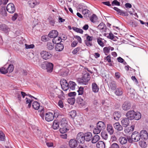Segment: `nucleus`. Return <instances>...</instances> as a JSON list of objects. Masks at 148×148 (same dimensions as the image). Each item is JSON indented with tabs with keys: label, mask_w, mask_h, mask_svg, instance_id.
<instances>
[{
	"label": "nucleus",
	"mask_w": 148,
	"mask_h": 148,
	"mask_svg": "<svg viewBox=\"0 0 148 148\" xmlns=\"http://www.w3.org/2000/svg\"><path fill=\"white\" fill-rule=\"evenodd\" d=\"M76 85V83L70 81L69 83V88L74 90L75 89V86Z\"/></svg>",
	"instance_id": "nucleus-36"
},
{
	"label": "nucleus",
	"mask_w": 148,
	"mask_h": 148,
	"mask_svg": "<svg viewBox=\"0 0 148 148\" xmlns=\"http://www.w3.org/2000/svg\"><path fill=\"white\" fill-rule=\"evenodd\" d=\"M104 59L105 61L106 60L108 62L110 63L111 62L110 55H109L106 57H104Z\"/></svg>",
	"instance_id": "nucleus-60"
},
{
	"label": "nucleus",
	"mask_w": 148,
	"mask_h": 148,
	"mask_svg": "<svg viewBox=\"0 0 148 148\" xmlns=\"http://www.w3.org/2000/svg\"><path fill=\"white\" fill-rule=\"evenodd\" d=\"M129 119L127 118H123L121 121V123L123 126L125 127H127L129 124L130 121Z\"/></svg>",
	"instance_id": "nucleus-19"
},
{
	"label": "nucleus",
	"mask_w": 148,
	"mask_h": 148,
	"mask_svg": "<svg viewBox=\"0 0 148 148\" xmlns=\"http://www.w3.org/2000/svg\"><path fill=\"white\" fill-rule=\"evenodd\" d=\"M68 103L71 105L73 104L75 101V99L74 97L69 98L68 100Z\"/></svg>",
	"instance_id": "nucleus-50"
},
{
	"label": "nucleus",
	"mask_w": 148,
	"mask_h": 148,
	"mask_svg": "<svg viewBox=\"0 0 148 148\" xmlns=\"http://www.w3.org/2000/svg\"><path fill=\"white\" fill-rule=\"evenodd\" d=\"M107 130L110 135L112 134L114 131L112 125L110 124H108L107 125Z\"/></svg>",
	"instance_id": "nucleus-28"
},
{
	"label": "nucleus",
	"mask_w": 148,
	"mask_h": 148,
	"mask_svg": "<svg viewBox=\"0 0 148 148\" xmlns=\"http://www.w3.org/2000/svg\"><path fill=\"white\" fill-rule=\"evenodd\" d=\"M140 146L143 148H144L147 147L146 143L144 141H140L139 142Z\"/></svg>",
	"instance_id": "nucleus-52"
},
{
	"label": "nucleus",
	"mask_w": 148,
	"mask_h": 148,
	"mask_svg": "<svg viewBox=\"0 0 148 148\" xmlns=\"http://www.w3.org/2000/svg\"><path fill=\"white\" fill-rule=\"evenodd\" d=\"M84 136L85 140L87 141H89L92 139V134L90 132H87L85 133L84 134Z\"/></svg>",
	"instance_id": "nucleus-14"
},
{
	"label": "nucleus",
	"mask_w": 148,
	"mask_h": 148,
	"mask_svg": "<svg viewBox=\"0 0 148 148\" xmlns=\"http://www.w3.org/2000/svg\"><path fill=\"white\" fill-rule=\"evenodd\" d=\"M0 15L2 16H7L6 12L4 9H2L0 10Z\"/></svg>",
	"instance_id": "nucleus-53"
},
{
	"label": "nucleus",
	"mask_w": 148,
	"mask_h": 148,
	"mask_svg": "<svg viewBox=\"0 0 148 148\" xmlns=\"http://www.w3.org/2000/svg\"><path fill=\"white\" fill-rule=\"evenodd\" d=\"M47 61H45L43 62L40 65V67L43 69H45L46 66V64Z\"/></svg>",
	"instance_id": "nucleus-61"
},
{
	"label": "nucleus",
	"mask_w": 148,
	"mask_h": 148,
	"mask_svg": "<svg viewBox=\"0 0 148 148\" xmlns=\"http://www.w3.org/2000/svg\"><path fill=\"white\" fill-rule=\"evenodd\" d=\"M96 146L97 148H105V145L103 142L100 141L97 143Z\"/></svg>",
	"instance_id": "nucleus-33"
},
{
	"label": "nucleus",
	"mask_w": 148,
	"mask_h": 148,
	"mask_svg": "<svg viewBox=\"0 0 148 148\" xmlns=\"http://www.w3.org/2000/svg\"><path fill=\"white\" fill-rule=\"evenodd\" d=\"M102 38H100L97 39V42L98 44L101 47H103L104 46V44L102 41Z\"/></svg>",
	"instance_id": "nucleus-59"
},
{
	"label": "nucleus",
	"mask_w": 148,
	"mask_h": 148,
	"mask_svg": "<svg viewBox=\"0 0 148 148\" xmlns=\"http://www.w3.org/2000/svg\"><path fill=\"white\" fill-rule=\"evenodd\" d=\"M114 10L118 12L119 14L120 15L124 16H128V14L127 12H125L121 10L120 9L116 7H114L113 8Z\"/></svg>",
	"instance_id": "nucleus-23"
},
{
	"label": "nucleus",
	"mask_w": 148,
	"mask_h": 148,
	"mask_svg": "<svg viewBox=\"0 0 148 148\" xmlns=\"http://www.w3.org/2000/svg\"><path fill=\"white\" fill-rule=\"evenodd\" d=\"M130 25L133 27H136L138 25V23L135 21H132L130 22Z\"/></svg>",
	"instance_id": "nucleus-64"
},
{
	"label": "nucleus",
	"mask_w": 148,
	"mask_h": 148,
	"mask_svg": "<svg viewBox=\"0 0 148 148\" xmlns=\"http://www.w3.org/2000/svg\"><path fill=\"white\" fill-rule=\"evenodd\" d=\"M48 19L50 24L51 26H54L55 22L54 19L51 17H49Z\"/></svg>",
	"instance_id": "nucleus-45"
},
{
	"label": "nucleus",
	"mask_w": 148,
	"mask_h": 148,
	"mask_svg": "<svg viewBox=\"0 0 148 148\" xmlns=\"http://www.w3.org/2000/svg\"><path fill=\"white\" fill-rule=\"evenodd\" d=\"M64 48L63 45L60 43L57 44L55 46V49L56 51H61L63 50Z\"/></svg>",
	"instance_id": "nucleus-24"
},
{
	"label": "nucleus",
	"mask_w": 148,
	"mask_h": 148,
	"mask_svg": "<svg viewBox=\"0 0 148 148\" xmlns=\"http://www.w3.org/2000/svg\"><path fill=\"white\" fill-rule=\"evenodd\" d=\"M14 66L12 64H10L8 67H7V71L8 73H11L14 70Z\"/></svg>",
	"instance_id": "nucleus-46"
},
{
	"label": "nucleus",
	"mask_w": 148,
	"mask_h": 148,
	"mask_svg": "<svg viewBox=\"0 0 148 148\" xmlns=\"http://www.w3.org/2000/svg\"><path fill=\"white\" fill-rule=\"evenodd\" d=\"M7 10L10 13H13L15 10L14 5L12 3L8 4L6 7Z\"/></svg>",
	"instance_id": "nucleus-8"
},
{
	"label": "nucleus",
	"mask_w": 148,
	"mask_h": 148,
	"mask_svg": "<svg viewBox=\"0 0 148 148\" xmlns=\"http://www.w3.org/2000/svg\"><path fill=\"white\" fill-rule=\"evenodd\" d=\"M97 28L102 33L106 32L107 28L106 25L103 23H101L97 26Z\"/></svg>",
	"instance_id": "nucleus-12"
},
{
	"label": "nucleus",
	"mask_w": 148,
	"mask_h": 148,
	"mask_svg": "<svg viewBox=\"0 0 148 148\" xmlns=\"http://www.w3.org/2000/svg\"><path fill=\"white\" fill-rule=\"evenodd\" d=\"M55 89L52 87L51 86L48 88V91L47 92L49 95H50L52 97H55V95L54 93Z\"/></svg>",
	"instance_id": "nucleus-20"
},
{
	"label": "nucleus",
	"mask_w": 148,
	"mask_h": 148,
	"mask_svg": "<svg viewBox=\"0 0 148 148\" xmlns=\"http://www.w3.org/2000/svg\"><path fill=\"white\" fill-rule=\"evenodd\" d=\"M32 106L33 108L36 110H38L40 107L39 103L36 101H34L32 103Z\"/></svg>",
	"instance_id": "nucleus-34"
},
{
	"label": "nucleus",
	"mask_w": 148,
	"mask_h": 148,
	"mask_svg": "<svg viewBox=\"0 0 148 148\" xmlns=\"http://www.w3.org/2000/svg\"><path fill=\"white\" fill-rule=\"evenodd\" d=\"M114 119L116 121L118 120L121 117V114L120 112H115L113 114Z\"/></svg>",
	"instance_id": "nucleus-30"
},
{
	"label": "nucleus",
	"mask_w": 148,
	"mask_h": 148,
	"mask_svg": "<svg viewBox=\"0 0 148 148\" xmlns=\"http://www.w3.org/2000/svg\"><path fill=\"white\" fill-rule=\"evenodd\" d=\"M39 114L42 119L44 120L45 119V120L48 122L51 121L54 119L53 113L50 112H48L45 114L43 111H42Z\"/></svg>",
	"instance_id": "nucleus-2"
},
{
	"label": "nucleus",
	"mask_w": 148,
	"mask_h": 148,
	"mask_svg": "<svg viewBox=\"0 0 148 148\" xmlns=\"http://www.w3.org/2000/svg\"><path fill=\"white\" fill-rule=\"evenodd\" d=\"M132 137L134 139V142H137L140 140V135L138 132L135 131L132 133Z\"/></svg>",
	"instance_id": "nucleus-10"
},
{
	"label": "nucleus",
	"mask_w": 148,
	"mask_h": 148,
	"mask_svg": "<svg viewBox=\"0 0 148 148\" xmlns=\"http://www.w3.org/2000/svg\"><path fill=\"white\" fill-rule=\"evenodd\" d=\"M25 48L26 49H32L34 47V44L28 45L26 44H25Z\"/></svg>",
	"instance_id": "nucleus-63"
},
{
	"label": "nucleus",
	"mask_w": 148,
	"mask_h": 148,
	"mask_svg": "<svg viewBox=\"0 0 148 148\" xmlns=\"http://www.w3.org/2000/svg\"><path fill=\"white\" fill-rule=\"evenodd\" d=\"M113 126L115 129L116 130L118 131H121L123 130L122 126L119 122L115 123L114 124Z\"/></svg>",
	"instance_id": "nucleus-27"
},
{
	"label": "nucleus",
	"mask_w": 148,
	"mask_h": 148,
	"mask_svg": "<svg viewBox=\"0 0 148 148\" xmlns=\"http://www.w3.org/2000/svg\"><path fill=\"white\" fill-rule=\"evenodd\" d=\"M62 127L60 128L59 130L60 132L61 133L64 134L69 130V129L67 128V127Z\"/></svg>",
	"instance_id": "nucleus-41"
},
{
	"label": "nucleus",
	"mask_w": 148,
	"mask_h": 148,
	"mask_svg": "<svg viewBox=\"0 0 148 148\" xmlns=\"http://www.w3.org/2000/svg\"><path fill=\"white\" fill-rule=\"evenodd\" d=\"M53 128L54 130H56L59 128V123L58 122H55L54 121L53 124Z\"/></svg>",
	"instance_id": "nucleus-51"
},
{
	"label": "nucleus",
	"mask_w": 148,
	"mask_h": 148,
	"mask_svg": "<svg viewBox=\"0 0 148 148\" xmlns=\"http://www.w3.org/2000/svg\"><path fill=\"white\" fill-rule=\"evenodd\" d=\"M45 69L47 72L48 73H51L53 70L54 65L53 64L50 62H47Z\"/></svg>",
	"instance_id": "nucleus-9"
},
{
	"label": "nucleus",
	"mask_w": 148,
	"mask_h": 148,
	"mask_svg": "<svg viewBox=\"0 0 148 148\" xmlns=\"http://www.w3.org/2000/svg\"><path fill=\"white\" fill-rule=\"evenodd\" d=\"M72 29L77 33H79L81 34H82L83 33V31L82 29H79L76 27H72Z\"/></svg>",
	"instance_id": "nucleus-44"
},
{
	"label": "nucleus",
	"mask_w": 148,
	"mask_h": 148,
	"mask_svg": "<svg viewBox=\"0 0 148 148\" xmlns=\"http://www.w3.org/2000/svg\"><path fill=\"white\" fill-rule=\"evenodd\" d=\"M77 141L79 143H83L85 142V139L84 133L79 132L77 135L76 137Z\"/></svg>",
	"instance_id": "nucleus-6"
},
{
	"label": "nucleus",
	"mask_w": 148,
	"mask_h": 148,
	"mask_svg": "<svg viewBox=\"0 0 148 148\" xmlns=\"http://www.w3.org/2000/svg\"><path fill=\"white\" fill-rule=\"evenodd\" d=\"M40 54L41 57L43 59L46 60L51 58L52 56V54L50 52L44 50L41 52Z\"/></svg>",
	"instance_id": "nucleus-4"
},
{
	"label": "nucleus",
	"mask_w": 148,
	"mask_h": 148,
	"mask_svg": "<svg viewBox=\"0 0 148 148\" xmlns=\"http://www.w3.org/2000/svg\"><path fill=\"white\" fill-rule=\"evenodd\" d=\"M100 139L99 136L97 135L94 136L92 138L91 142L92 143H95Z\"/></svg>",
	"instance_id": "nucleus-35"
},
{
	"label": "nucleus",
	"mask_w": 148,
	"mask_h": 148,
	"mask_svg": "<svg viewBox=\"0 0 148 148\" xmlns=\"http://www.w3.org/2000/svg\"><path fill=\"white\" fill-rule=\"evenodd\" d=\"M92 91L95 93L97 92L99 90V87L95 82H93L92 83Z\"/></svg>",
	"instance_id": "nucleus-26"
},
{
	"label": "nucleus",
	"mask_w": 148,
	"mask_h": 148,
	"mask_svg": "<svg viewBox=\"0 0 148 148\" xmlns=\"http://www.w3.org/2000/svg\"><path fill=\"white\" fill-rule=\"evenodd\" d=\"M25 100L26 103H29L27 106V108H30L31 106L32 103L33 101V100H30L27 97L25 98Z\"/></svg>",
	"instance_id": "nucleus-40"
},
{
	"label": "nucleus",
	"mask_w": 148,
	"mask_h": 148,
	"mask_svg": "<svg viewBox=\"0 0 148 148\" xmlns=\"http://www.w3.org/2000/svg\"><path fill=\"white\" fill-rule=\"evenodd\" d=\"M97 17L96 15L95 14H93L90 18V21L93 22L95 23L96 22L97 20Z\"/></svg>",
	"instance_id": "nucleus-43"
},
{
	"label": "nucleus",
	"mask_w": 148,
	"mask_h": 148,
	"mask_svg": "<svg viewBox=\"0 0 148 148\" xmlns=\"http://www.w3.org/2000/svg\"><path fill=\"white\" fill-rule=\"evenodd\" d=\"M81 49V48L80 47H77L75 49L72 51V53L73 54H76L77 52Z\"/></svg>",
	"instance_id": "nucleus-58"
},
{
	"label": "nucleus",
	"mask_w": 148,
	"mask_h": 148,
	"mask_svg": "<svg viewBox=\"0 0 148 148\" xmlns=\"http://www.w3.org/2000/svg\"><path fill=\"white\" fill-rule=\"evenodd\" d=\"M104 53L106 55H107L110 52V50L109 47H105L103 49Z\"/></svg>",
	"instance_id": "nucleus-56"
},
{
	"label": "nucleus",
	"mask_w": 148,
	"mask_h": 148,
	"mask_svg": "<svg viewBox=\"0 0 148 148\" xmlns=\"http://www.w3.org/2000/svg\"><path fill=\"white\" fill-rule=\"evenodd\" d=\"M0 140L2 141H4L5 140V134L1 131H0Z\"/></svg>",
	"instance_id": "nucleus-47"
},
{
	"label": "nucleus",
	"mask_w": 148,
	"mask_h": 148,
	"mask_svg": "<svg viewBox=\"0 0 148 148\" xmlns=\"http://www.w3.org/2000/svg\"><path fill=\"white\" fill-rule=\"evenodd\" d=\"M77 142L75 139H71L69 141V144L70 147L71 148L76 147L78 145Z\"/></svg>",
	"instance_id": "nucleus-11"
},
{
	"label": "nucleus",
	"mask_w": 148,
	"mask_h": 148,
	"mask_svg": "<svg viewBox=\"0 0 148 148\" xmlns=\"http://www.w3.org/2000/svg\"><path fill=\"white\" fill-rule=\"evenodd\" d=\"M90 78V74L86 72L83 75L82 79L80 80V83L84 85H86L88 84V81Z\"/></svg>",
	"instance_id": "nucleus-3"
},
{
	"label": "nucleus",
	"mask_w": 148,
	"mask_h": 148,
	"mask_svg": "<svg viewBox=\"0 0 148 148\" xmlns=\"http://www.w3.org/2000/svg\"><path fill=\"white\" fill-rule=\"evenodd\" d=\"M126 116L130 120L134 119L138 120L140 119L141 115L139 112H136L133 110H130L127 113Z\"/></svg>",
	"instance_id": "nucleus-1"
},
{
	"label": "nucleus",
	"mask_w": 148,
	"mask_h": 148,
	"mask_svg": "<svg viewBox=\"0 0 148 148\" xmlns=\"http://www.w3.org/2000/svg\"><path fill=\"white\" fill-rule=\"evenodd\" d=\"M123 90L121 87L116 88L114 91L115 95L118 96H122L123 93Z\"/></svg>",
	"instance_id": "nucleus-16"
},
{
	"label": "nucleus",
	"mask_w": 148,
	"mask_h": 148,
	"mask_svg": "<svg viewBox=\"0 0 148 148\" xmlns=\"http://www.w3.org/2000/svg\"><path fill=\"white\" fill-rule=\"evenodd\" d=\"M134 126L133 125H132L130 127L126 128L125 129V132L126 133H129L133 131L134 130Z\"/></svg>",
	"instance_id": "nucleus-38"
},
{
	"label": "nucleus",
	"mask_w": 148,
	"mask_h": 148,
	"mask_svg": "<svg viewBox=\"0 0 148 148\" xmlns=\"http://www.w3.org/2000/svg\"><path fill=\"white\" fill-rule=\"evenodd\" d=\"M76 112L75 110H73L69 113V115L71 118L74 119L75 117L76 116Z\"/></svg>",
	"instance_id": "nucleus-49"
},
{
	"label": "nucleus",
	"mask_w": 148,
	"mask_h": 148,
	"mask_svg": "<svg viewBox=\"0 0 148 148\" xmlns=\"http://www.w3.org/2000/svg\"><path fill=\"white\" fill-rule=\"evenodd\" d=\"M112 5H116L119 6L120 3L116 0H114L112 3Z\"/></svg>",
	"instance_id": "nucleus-62"
},
{
	"label": "nucleus",
	"mask_w": 148,
	"mask_h": 148,
	"mask_svg": "<svg viewBox=\"0 0 148 148\" xmlns=\"http://www.w3.org/2000/svg\"><path fill=\"white\" fill-rule=\"evenodd\" d=\"M119 141L120 143L122 145L126 144L127 143V138L124 136H121L119 138Z\"/></svg>",
	"instance_id": "nucleus-25"
},
{
	"label": "nucleus",
	"mask_w": 148,
	"mask_h": 148,
	"mask_svg": "<svg viewBox=\"0 0 148 148\" xmlns=\"http://www.w3.org/2000/svg\"><path fill=\"white\" fill-rule=\"evenodd\" d=\"M60 84L63 90L66 91L69 89V83L66 79H62Z\"/></svg>",
	"instance_id": "nucleus-7"
},
{
	"label": "nucleus",
	"mask_w": 148,
	"mask_h": 148,
	"mask_svg": "<svg viewBox=\"0 0 148 148\" xmlns=\"http://www.w3.org/2000/svg\"><path fill=\"white\" fill-rule=\"evenodd\" d=\"M131 104L128 101H125L122 106V108L124 110H127L131 108Z\"/></svg>",
	"instance_id": "nucleus-13"
},
{
	"label": "nucleus",
	"mask_w": 148,
	"mask_h": 148,
	"mask_svg": "<svg viewBox=\"0 0 148 148\" xmlns=\"http://www.w3.org/2000/svg\"><path fill=\"white\" fill-rule=\"evenodd\" d=\"M114 10L118 12L119 14L120 15L124 16H128V14L127 12H125L121 10L120 9L116 7H114L113 8Z\"/></svg>",
	"instance_id": "nucleus-22"
},
{
	"label": "nucleus",
	"mask_w": 148,
	"mask_h": 148,
	"mask_svg": "<svg viewBox=\"0 0 148 148\" xmlns=\"http://www.w3.org/2000/svg\"><path fill=\"white\" fill-rule=\"evenodd\" d=\"M77 101L78 103L81 105L82 106H85L87 103L86 100H85L84 99H82L77 98Z\"/></svg>",
	"instance_id": "nucleus-31"
},
{
	"label": "nucleus",
	"mask_w": 148,
	"mask_h": 148,
	"mask_svg": "<svg viewBox=\"0 0 148 148\" xmlns=\"http://www.w3.org/2000/svg\"><path fill=\"white\" fill-rule=\"evenodd\" d=\"M101 137L103 138L106 140L108 138V135L106 132H102L101 133Z\"/></svg>",
	"instance_id": "nucleus-55"
},
{
	"label": "nucleus",
	"mask_w": 148,
	"mask_h": 148,
	"mask_svg": "<svg viewBox=\"0 0 148 148\" xmlns=\"http://www.w3.org/2000/svg\"><path fill=\"white\" fill-rule=\"evenodd\" d=\"M0 73L2 74H5L8 73L7 67L4 66L0 68Z\"/></svg>",
	"instance_id": "nucleus-42"
},
{
	"label": "nucleus",
	"mask_w": 148,
	"mask_h": 148,
	"mask_svg": "<svg viewBox=\"0 0 148 148\" xmlns=\"http://www.w3.org/2000/svg\"><path fill=\"white\" fill-rule=\"evenodd\" d=\"M54 44L50 42H48L46 45L47 49L49 50H51L53 49L54 47Z\"/></svg>",
	"instance_id": "nucleus-37"
},
{
	"label": "nucleus",
	"mask_w": 148,
	"mask_h": 148,
	"mask_svg": "<svg viewBox=\"0 0 148 148\" xmlns=\"http://www.w3.org/2000/svg\"><path fill=\"white\" fill-rule=\"evenodd\" d=\"M109 148H119V145L116 143L112 144Z\"/></svg>",
	"instance_id": "nucleus-57"
},
{
	"label": "nucleus",
	"mask_w": 148,
	"mask_h": 148,
	"mask_svg": "<svg viewBox=\"0 0 148 148\" xmlns=\"http://www.w3.org/2000/svg\"><path fill=\"white\" fill-rule=\"evenodd\" d=\"M101 130L99 128L97 127H96L93 130V133L95 134H99L101 132Z\"/></svg>",
	"instance_id": "nucleus-54"
},
{
	"label": "nucleus",
	"mask_w": 148,
	"mask_h": 148,
	"mask_svg": "<svg viewBox=\"0 0 148 148\" xmlns=\"http://www.w3.org/2000/svg\"><path fill=\"white\" fill-rule=\"evenodd\" d=\"M58 35V32L56 30H52L50 31L48 34V36L51 38H53L52 41L53 43H56L55 40L57 38L56 37Z\"/></svg>",
	"instance_id": "nucleus-5"
},
{
	"label": "nucleus",
	"mask_w": 148,
	"mask_h": 148,
	"mask_svg": "<svg viewBox=\"0 0 148 148\" xmlns=\"http://www.w3.org/2000/svg\"><path fill=\"white\" fill-rule=\"evenodd\" d=\"M28 3L29 6L33 8L36 5H38L39 2L36 0H30L28 1Z\"/></svg>",
	"instance_id": "nucleus-18"
},
{
	"label": "nucleus",
	"mask_w": 148,
	"mask_h": 148,
	"mask_svg": "<svg viewBox=\"0 0 148 148\" xmlns=\"http://www.w3.org/2000/svg\"><path fill=\"white\" fill-rule=\"evenodd\" d=\"M109 87L111 90H115L117 88L116 82L113 80L111 81L109 83Z\"/></svg>",
	"instance_id": "nucleus-17"
},
{
	"label": "nucleus",
	"mask_w": 148,
	"mask_h": 148,
	"mask_svg": "<svg viewBox=\"0 0 148 148\" xmlns=\"http://www.w3.org/2000/svg\"><path fill=\"white\" fill-rule=\"evenodd\" d=\"M60 123L61 127H67L68 125V122L65 120V119H62Z\"/></svg>",
	"instance_id": "nucleus-39"
},
{
	"label": "nucleus",
	"mask_w": 148,
	"mask_h": 148,
	"mask_svg": "<svg viewBox=\"0 0 148 148\" xmlns=\"http://www.w3.org/2000/svg\"><path fill=\"white\" fill-rule=\"evenodd\" d=\"M84 88L82 87H80L79 88L77 91L79 95H82L84 94H85V92H84Z\"/></svg>",
	"instance_id": "nucleus-48"
},
{
	"label": "nucleus",
	"mask_w": 148,
	"mask_h": 148,
	"mask_svg": "<svg viewBox=\"0 0 148 148\" xmlns=\"http://www.w3.org/2000/svg\"><path fill=\"white\" fill-rule=\"evenodd\" d=\"M140 138L142 139L147 140L148 138V134L145 130H142L140 134Z\"/></svg>",
	"instance_id": "nucleus-15"
},
{
	"label": "nucleus",
	"mask_w": 148,
	"mask_h": 148,
	"mask_svg": "<svg viewBox=\"0 0 148 148\" xmlns=\"http://www.w3.org/2000/svg\"><path fill=\"white\" fill-rule=\"evenodd\" d=\"M54 92L56 95H58V97H61L63 95V92L61 90L58 89L56 88Z\"/></svg>",
	"instance_id": "nucleus-32"
},
{
	"label": "nucleus",
	"mask_w": 148,
	"mask_h": 148,
	"mask_svg": "<svg viewBox=\"0 0 148 148\" xmlns=\"http://www.w3.org/2000/svg\"><path fill=\"white\" fill-rule=\"evenodd\" d=\"M97 127L101 130H104L106 127L105 123L101 121L98 122L97 123Z\"/></svg>",
	"instance_id": "nucleus-21"
},
{
	"label": "nucleus",
	"mask_w": 148,
	"mask_h": 148,
	"mask_svg": "<svg viewBox=\"0 0 148 148\" xmlns=\"http://www.w3.org/2000/svg\"><path fill=\"white\" fill-rule=\"evenodd\" d=\"M0 29L3 32H7L10 30V29L7 25L3 24L0 25Z\"/></svg>",
	"instance_id": "nucleus-29"
}]
</instances>
